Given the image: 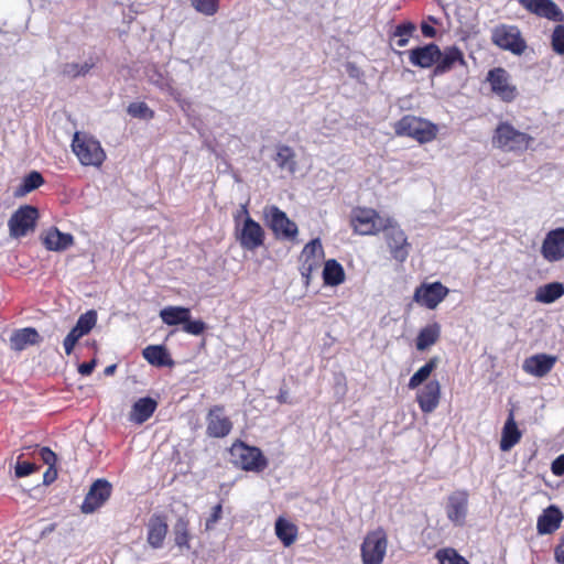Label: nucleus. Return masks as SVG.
I'll return each mask as SVG.
<instances>
[{
    "mask_svg": "<svg viewBox=\"0 0 564 564\" xmlns=\"http://www.w3.org/2000/svg\"><path fill=\"white\" fill-rule=\"evenodd\" d=\"M532 141L530 134L517 130L507 121L499 122L492 135V145L503 152L522 153Z\"/></svg>",
    "mask_w": 564,
    "mask_h": 564,
    "instance_id": "obj_1",
    "label": "nucleus"
},
{
    "mask_svg": "<svg viewBox=\"0 0 564 564\" xmlns=\"http://www.w3.org/2000/svg\"><path fill=\"white\" fill-rule=\"evenodd\" d=\"M394 130L398 135L411 137L420 143L432 141L437 133L434 123L414 116H404L395 123Z\"/></svg>",
    "mask_w": 564,
    "mask_h": 564,
    "instance_id": "obj_2",
    "label": "nucleus"
},
{
    "mask_svg": "<svg viewBox=\"0 0 564 564\" xmlns=\"http://www.w3.org/2000/svg\"><path fill=\"white\" fill-rule=\"evenodd\" d=\"M388 538L382 528L366 534L360 552L362 564H381L387 553Z\"/></svg>",
    "mask_w": 564,
    "mask_h": 564,
    "instance_id": "obj_3",
    "label": "nucleus"
},
{
    "mask_svg": "<svg viewBox=\"0 0 564 564\" xmlns=\"http://www.w3.org/2000/svg\"><path fill=\"white\" fill-rule=\"evenodd\" d=\"M381 231L384 234V239L389 247L392 257L403 262L410 253L411 245L408 242L405 232L400 228L393 218H386V224H382Z\"/></svg>",
    "mask_w": 564,
    "mask_h": 564,
    "instance_id": "obj_4",
    "label": "nucleus"
},
{
    "mask_svg": "<svg viewBox=\"0 0 564 564\" xmlns=\"http://www.w3.org/2000/svg\"><path fill=\"white\" fill-rule=\"evenodd\" d=\"M72 148L83 165L99 166L106 159L105 151L99 141L93 138L80 137L78 132L74 134Z\"/></svg>",
    "mask_w": 564,
    "mask_h": 564,
    "instance_id": "obj_5",
    "label": "nucleus"
},
{
    "mask_svg": "<svg viewBox=\"0 0 564 564\" xmlns=\"http://www.w3.org/2000/svg\"><path fill=\"white\" fill-rule=\"evenodd\" d=\"M39 210L32 205L20 206L8 221L10 237L21 238L35 230Z\"/></svg>",
    "mask_w": 564,
    "mask_h": 564,
    "instance_id": "obj_6",
    "label": "nucleus"
},
{
    "mask_svg": "<svg viewBox=\"0 0 564 564\" xmlns=\"http://www.w3.org/2000/svg\"><path fill=\"white\" fill-rule=\"evenodd\" d=\"M491 40L500 48L517 55H521L527 48V44L517 26L499 25L495 28Z\"/></svg>",
    "mask_w": 564,
    "mask_h": 564,
    "instance_id": "obj_7",
    "label": "nucleus"
},
{
    "mask_svg": "<svg viewBox=\"0 0 564 564\" xmlns=\"http://www.w3.org/2000/svg\"><path fill=\"white\" fill-rule=\"evenodd\" d=\"M264 217L268 226L278 238L293 239L297 235V226L284 212L276 206H269L264 209Z\"/></svg>",
    "mask_w": 564,
    "mask_h": 564,
    "instance_id": "obj_8",
    "label": "nucleus"
},
{
    "mask_svg": "<svg viewBox=\"0 0 564 564\" xmlns=\"http://www.w3.org/2000/svg\"><path fill=\"white\" fill-rule=\"evenodd\" d=\"M487 80L491 90L505 102H511L518 97V89L511 83L510 74L502 67H496L488 72Z\"/></svg>",
    "mask_w": 564,
    "mask_h": 564,
    "instance_id": "obj_9",
    "label": "nucleus"
},
{
    "mask_svg": "<svg viewBox=\"0 0 564 564\" xmlns=\"http://www.w3.org/2000/svg\"><path fill=\"white\" fill-rule=\"evenodd\" d=\"M231 455L235 457L236 464L240 465L245 470L259 471L267 466V460L260 449L242 443L232 445Z\"/></svg>",
    "mask_w": 564,
    "mask_h": 564,
    "instance_id": "obj_10",
    "label": "nucleus"
},
{
    "mask_svg": "<svg viewBox=\"0 0 564 564\" xmlns=\"http://www.w3.org/2000/svg\"><path fill=\"white\" fill-rule=\"evenodd\" d=\"M382 224H386V218L380 217L376 210L370 208L355 210L351 218L354 230L359 235H375L381 231Z\"/></svg>",
    "mask_w": 564,
    "mask_h": 564,
    "instance_id": "obj_11",
    "label": "nucleus"
},
{
    "mask_svg": "<svg viewBox=\"0 0 564 564\" xmlns=\"http://www.w3.org/2000/svg\"><path fill=\"white\" fill-rule=\"evenodd\" d=\"M112 486L106 479H97L90 486L80 507L83 513H93L99 509L111 495Z\"/></svg>",
    "mask_w": 564,
    "mask_h": 564,
    "instance_id": "obj_12",
    "label": "nucleus"
},
{
    "mask_svg": "<svg viewBox=\"0 0 564 564\" xmlns=\"http://www.w3.org/2000/svg\"><path fill=\"white\" fill-rule=\"evenodd\" d=\"M448 294V289L441 282L423 283L415 289L413 300L430 310H434Z\"/></svg>",
    "mask_w": 564,
    "mask_h": 564,
    "instance_id": "obj_13",
    "label": "nucleus"
},
{
    "mask_svg": "<svg viewBox=\"0 0 564 564\" xmlns=\"http://www.w3.org/2000/svg\"><path fill=\"white\" fill-rule=\"evenodd\" d=\"M237 240L243 249L254 250L263 245L264 231L257 221L247 216L237 231Z\"/></svg>",
    "mask_w": 564,
    "mask_h": 564,
    "instance_id": "obj_14",
    "label": "nucleus"
},
{
    "mask_svg": "<svg viewBox=\"0 0 564 564\" xmlns=\"http://www.w3.org/2000/svg\"><path fill=\"white\" fill-rule=\"evenodd\" d=\"M519 4L539 18L564 22V13L553 0H519Z\"/></svg>",
    "mask_w": 564,
    "mask_h": 564,
    "instance_id": "obj_15",
    "label": "nucleus"
},
{
    "mask_svg": "<svg viewBox=\"0 0 564 564\" xmlns=\"http://www.w3.org/2000/svg\"><path fill=\"white\" fill-rule=\"evenodd\" d=\"M541 254L547 262L564 259V228L550 230L541 246Z\"/></svg>",
    "mask_w": 564,
    "mask_h": 564,
    "instance_id": "obj_16",
    "label": "nucleus"
},
{
    "mask_svg": "<svg viewBox=\"0 0 564 564\" xmlns=\"http://www.w3.org/2000/svg\"><path fill=\"white\" fill-rule=\"evenodd\" d=\"M441 57V48L435 43H429L409 51V61L413 66L430 68Z\"/></svg>",
    "mask_w": 564,
    "mask_h": 564,
    "instance_id": "obj_17",
    "label": "nucleus"
},
{
    "mask_svg": "<svg viewBox=\"0 0 564 564\" xmlns=\"http://www.w3.org/2000/svg\"><path fill=\"white\" fill-rule=\"evenodd\" d=\"M232 429L231 421L224 415V408L215 405L207 414V434L212 437H225Z\"/></svg>",
    "mask_w": 564,
    "mask_h": 564,
    "instance_id": "obj_18",
    "label": "nucleus"
},
{
    "mask_svg": "<svg viewBox=\"0 0 564 564\" xmlns=\"http://www.w3.org/2000/svg\"><path fill=\"white\" fill-rule=\"evenodd\" d=\"M468 494L464 490L455 491L448 497L446 514L457 525H463L467 514Z\"/></svg>",
    "mask_w": 564,
    "mask_h": 564,
    "instance_id": "obj_19",
    "label": "nucleus"
},
{
    "mask_svg": "<svg viewBox=\"0 0 564 564\" xmlns=\"http://www.w3.org/2000/svg\"><path fill=\"white\" fill-rule=\"evenodd\" d=\"M555 362L556 357L546 354H538L527 358L523 361L522 368L527 373L542 378L552 370Z\"/></svg>",
    "mask_w": 564,
    "mask_h": 564,
    "instance_id": "obj_20",
    "label": "nucleus"
},
{
    "mask_svg": "<svg viewBox=\"0 0 564 564\" xmlns=\"http://www.w3.org/2000/svg\"><path fill=\"white\" fill-rule=\"evenodd\" d=\"M441 399V384L437 380L429 381L417 393L416 401L424 413L433 412Z\"/></svg>",
    "mask_w": 564,
    "mask_h": 564,
    "instance_id": "obj_21",
    "label": "nucleus"
},
{
    "mask_svg": "<svg viewBox=\"0 0 564 564\" xmlns=\"http://www.w3.org/2000/svg\"><path fill=\"white\" fill-rule=\"evenodd\" d=\"M563 520L561 510L555 506L547 507L538 518V532L540 534H550L556 531Z\"/></svg>",
    "mask_w": 564,
    "mask_h": 564,
    "instance_id": "obj_22",
    "label": "nucleus"
},
{
    "mask_svg": "<svg viewBox=\"0 0 564 564\" xmlns=\"http://www.w3.org/2000/svg\"><path fill=\"white\" fill-rule=\"evenodd\" d=\"M10 348L15 351H22L28 346L37 345L41 341V336L33 327L18 329L10 336Z\"/></svg>",
    "mask_w": 564,
    "mask_h": 564,
    "instance_id": "obj_23",
    "label": "nucleus"
},
{
    "mask_svg": "<svg viewBox=\"0 0 564 564\" xmlns=\"http://www.w3.org/2000/svg\"><path fill=\"white\" fill-rule=\"evenodd\" d=\"M158 403L150 397L141 398L132 405L129 419L131 422L142 424L154 413Z\"/></svg>",
    "mask_w": 564,
    "mask_h": 564,
    "instance_id": "obj_24",
    "label": "nucleus"
},
{
    "mask_svg": "<svg viewBox=\"0 0 564 564\" xmlns=\"http://www.w3.org/2000/svg\"><path fill=\"white\" fill-rule=\"evenodd\" d=\"M167 523L161 516H153L148 524V543L153 549H159L163 545V541L167 534Z\"/></svg>",
    "mask_w": 564,
    "mask_h": 564,
    "instance_id": "obj_25",
    "label": "nucleus"
},
{
    "mask_svg": "<svg viewBox=\"0 0 564 564\" xmlns=\"http://www.w3.org/2000/svg\"><path fill=\"white\" fill-rule=\"evenodd\" d=\"M456 63L464 64V55L456 46L446 47L443 52L441 51V57L438 58L434 68L435 75L444 74L451 70Z\"/></svg>",
    "mask_w": 564,
    "mask_h": 564,
    "instance_id": "obj_26",
    "label": "nucleus"
},
{
    "mask_svg": "<svg viewBox=\"0 0 564 564\" xmlns=\"http://www.w3.org/2000/svg\"><path fill=\"white\" fill-rule=\"evenodd\" d=\"M43 243L48 250L64 251L74 243V238L70 234L61 232L57 228L53 227L46 232Z\"/></svg>",
    "mask_w": 564,
    "mask_h": 564,
    "instance_id": "obj_27",
    "label": "nucleus"
},
{
    "mask_svg": "<svg viewBox=\"0 0 564 564\" xmlns=\"http://www.w3.org/2000/svg\"><path fill=\"white\" fill-rule=\"evenodd\" d=\"M520 438L521 432L519 431L517 423L514 421L513 412L510 411L502 429L500 449L502 452L510 451L520 441Z\"/></svg>",
    "mask_w": 564,
    "mask_h": 564,
    "instance_id": "obj_28",
    "label": "nucleus"
},
{
    "mask_svg": "<svg viewBox=\"0 0 564 564\" xmlns=\"http://www.w3.org/2000/svg\"><path fill=\"white\" fill-rule=\"evenodd\" d=\"M142 355L143 358L153 366L172 367L174 365L166 348L162 345L148 346L143 349Z\"/></svg>",
    "mask_w": 564,
    "mask_h": 564,
    "instance_id": "obj_29",
    "label": "nucleus"
},
{
    "mask_svg": "<svg viewBox=\"0 0 564 564\" xmlns=\"http://www.w3.org/2000/svg\"><path fill=\"white\" fill-rule=\"evenodd\" d=\"M174 543L181 551L191 549L189 541L192 534L189 532V521L185 517H178L172 529Z\"/></svg>",
    "mask_w": 564,
    "mask_h": 564,
    "instance_id": "obj_30",
    "label": "nucleus"
},
{
    "mask_svg": "<svg viewBox=\"0 0 564 564\" xmlns=\"http://www.w3.org/2000/svg\"><path fill=\"white\" fill-rule=\"evenodd\" d=\"M160 317L166 325H180L191 317V311L183 306H166L160 311Z\"/></svg>",
    "mask_w": 564,
    "mask_h": 564,
    "instance_id": "obj_31",
    "label": "nucleus"
},
{
    "mask_svg": "<svg viewBox=\"0 0 564 564\" xmlns=\"http://www.w3.org/2000/svg\"><path fill=\"white\" fill-rule=\"evenodd\" d=\"M441 335V326L437 323L430 324L422 328L416 337V349L424 351L434 345Z\"/></svg>",
    "mask_w": 564,
    "mask_h": 564,
    "instance_id": "obj_32",
    "label": "nucleus"
},
{
    "mask_svg": "<svg viewBox=\"0 0 564 564\" xmlns=\"http://www.w3.org/2000/svg\"><path fill=\"white\" fill-rule=\"evenodd\" d=\"M323 279L326 285H339L345 280L344 268L335 259L327 260L323 270Z\"/></svg>",
    "mask_w": 564,
    "mask_h": 564,
    "instance_id": "obj_33",
    "label": "nucleus"
},
{
    "mask_svg": "<svg viewBox=\"0 0 564 564\" xmlns=\"http://www.w3.org/2000/svg\"><path fill=\"white\" fill-rule=\"evenodd\" d=\"M564 294V285L560 282L547 283L540 286L535 294V300L550 304L560 299Z\"/></svg>",
    "mask_w": 564,
    "mask_h": 564,
    "instance_id": "obj_34",
    "label": "nucleus"
},
{
    "mask_svg": "<svg viewBox=\"0 0 564 564\" xmlns=\"http://www.w3.org/2000/svg\"><path fill=\"white\" fill-rule=\"evenodd\" d=\"M276 165L289 173H294L296 170L295 153L289 145H279L274 156Z\"/></svg>",
    "mask_w": 564,
    "mask_h": 564,
    "instance_id": "obj_35",
    "label": "nucleus"
},
{
    "mask_svg": "<svg viewBox=\"0 0 564 564\" xmlns=\"http://www.w3.org/2000/svg\"><path fill=\"white\" fill-rule=\"evenodd\" d=\"M275 534L284 544V546H290L291 544L294 543L296 539L297 529L293 523L289 522L288 520L279 518L275 521Z\"/></svg>",
    "mask_w": 564,
    "mask_h": 564,
    "instance_id": "obj_36",
    "label": "nucleus"
},
{
    "mask_svg": "<svg viewBox=\"0 0 564 564\" xmlns=\"http://www.w3.org/2000/svg\"><path fill=\"white\" fill-rule=\"evenodd\" d=\"M440 362L438 357L431 358L423 367H421L414 375L410 378L408 387L413 390L416 389L420 384H422L432 371L437 367Z\"/></svg>",
    "mask_w": 564,
    "mask_h": 564,
    "instance_id": "obj_37",
    "label": "nucleus"
},
{
    "mask_svg": "<svg viewBox=\"0 0 564 564\" xmlns=\"http://www.w3.org/2000/svg\"><path fill=\"white\" fill-rule=\"evenodd\" d=\"M43 183L44 178L42 174L36 171H32L23 178L22 184L15 189L14 195L17 197L24 196L28 193L40 187Z\"/></svg>",
    "mask_w": 564,
    "mask_h": 564,
    "instance_id": "obj_38",
    "label": "nucleus"
},
{
    "mask_svg": "<svg viewBox=\"0 0 564 564\" xmlns=\"http://www.w3.org/2000/svg\"><path fill=\"white\" fill-rule=\"evenodd\" d=\"M416 30L413 22L405 21L398 24L392 33V37H397V46L404 47L409 44L410 36Z\"/></svg>",
    "mask_w": 564,
    "mask_h": 564,
    "instance_id": "obj_39",
    "label": "nucleus"
},
{
    "mask_svg": "<svg viewBox=\"0 0 564 564\" xmlns=\"http://www.w3.org/2000/svg\"><path fill=\"white\" fill-rule=\"evenodd\" d=\"M324 257L322 242L318 238L311 240L305 245L301 259L303 260H315L317 263H321V260Z\"/></svg>",
    "mask_w": 564,
    "mask_h": 564,
    "instance_id": "obj_40",
    "label": "nucleus"
},
{
    "mask_svg": "<svg viewBox=\"0 0 564 564\" xmlns=\"http://www.w3.org/2000/svg\"><path fill=\"white\" fill-rule=\"evenodd\" d=\"M94 62L90 59V61H86L82 64L79 63H66L64 66H63V74L67 77H70V78H76L78 76H84L86 75L93 67H94Z\"/></svg>",
    "mask_w": 564,
    "mask_h": 564,
    "instance_id": "obj_41",
    "label": "nucleus"
},
{
    "mask_svg": "<svg viewBox=\"0 0 564 564\" xmlns=\"http://www.w3.org/2000/svg\"><path fill=\"white\" fill-rule=\"evenodd\" d=\"M97 322V313L95 311H88L87 313L79 316L76 325L73 327L78 332L79 335H87Z\"/></svg>",
    "mask_w": 564,
    "mask_h": 564,
    "instance_id": "obj_42",
    "label": "nucleus"
},
{
    "mask_svg": "<svg viewBox=\"0 0 564 564\" xmlns=\"http://www.w3.org/2000/svg\"><path fill=\"white\" fill-rule=\"evenodd\" d=\"M196 11L205 15H214L218 10L217 0H191Z\"/></svg>",
    "mask_w": 564,
    "mask_h": 564,
    "instance_id": "obj_43",
    "label": "nucleus"
},
{
    "mask_svg": "<svg viewBox=\"0 0 564 564\" xmlns=\"http://www.w3.org/2000/svg\"><path fill=\"white\" fill-rule=\"evenodd\" d=\"M127 111L133 118H153V111L148 107L145 102H132L128 106Z\"/></svg>",
    "mask_w": 564,
    "mask_h": 564,
    "instance_id": "obj_44",
    "label": "nucleus"
},
{
    "mask_svg": "<svg viewBox=\"0 0 564 564\" xmlns=\"http://www.w3.org/2000/svg\"><path fill=\"white\" fill-rule=\"evenodd\" d=\"M551 44L553 51L558 55H564V25L558 24L554 28Z\"/></svg>",
    "mask_w": 564,
    "mask_h": 564,
    "instance_id": "obj_45",
    "label": "nucleus"
},
{
    "mask_svg": "<svg viewBox=\"0 0 564 564\" xmlns=\"http://www.w3.org/2000/svg\"><path fill=\"white\" fill-rule=\"evenodd\" d=\"M206 329V324L200 321H192L191 317L183 324V330L191 334L198 336L204 333Z\"/></svg>",
    "mask_w": 564,
    "mask_h": 564,
    "instance_id": "obj_46",
    "label": "nucleus"
},
{
    "mask_svg": "<svg viewBox=\"0 0 564 564\" xmlns=\"http://www.w3.org/2000/svg\"><path fill=\"white\" fill-rule=\"evenodd\" d=\"M82 337L83 335H79L76 329H70V332L67 334L63 341L66 355H70L73 352L75 345Z\"/></svg>",
    "mask_w": 564,
    "mask_h": 564,
    "instance_id": "obj_47",
    "label": "nucleus"
},
{
    "mask_svg": "<svg viewBox=\"0 0 564 564\" xmlns=\"http://www.w3.org/2000/svg\"><path fill=\"white\" fill-rule=\"evenodd\" d=\"M302 263L300 267L301 274L304 279H306V283H308L310 276L318 267L319 263H317L315 260H303L301 259Z\"/></svg>",
    "mask_w": 564,
    "mask_h": 564,
    "instance_id": "obj_48",
    "label": "nucleus"
},
{
    "mask_svg": "<svg viewBox=\"0 0 564 564\" xmlns=\"http://www.w3.org/2000/svg\"><path fill=\"white\" fill-rule=\"evenodd\" d=\"M460 555L457 554L454 550H442L437 552V558L441 564H456V558H459Z\"/></svg>",
    "mask_w": 564,
    "mask_h": 564,
    "instance_id": "obj_49",
    "label": "nucleus"
},
{
    "mask_svg": "<svg viewBox=\"0 0 564 564\" xmlns=\"http://www.w3.org/2000/svg\"><path fill=\"white\" fill-rule=\"evenodd\" d=\"M35 469H36V466L34 464L29 463V462H23V463H18L15 465L14 473H15L17 477L21 478V477L29 476Z\"/></svg>",
    "mask_w": 564,
    "mask_h": 564,
    "instance_id": "obj_50",
    "label": "nucleus"
},
{
    "mask_svg": "<svg viewBox=\"0 0 564 564\" xmlns=\"http://www.w3.org/2000/svg\"><path fill=\"white\" fill-rule=\"evenodd\" d=\"M221 505H216L214 508H213V511L210 513V516L207 518L206 522H205V530L206 531H209L214 528V525L218 522V520L220 519L221 517Z\"/></svg>",
    "mask_w": 564,
    "mask_h": 564,
    "instance_id": "obj_51",
    "label": "nucleus"
},
{
    "mask_svg": "<svg viewBox=\"0 0 564 564\" xmlns=\"http://www.w3.org/2000/svg\"><path fill=\"white\" fill-rule=\"evenodd\" d=\"M41 459L48 466L53 467L56 463V455L48 447H42L39 451Z\"/></svg>",
    "mask_w": 564,
    "mask_h": 564,
    "instance_id": "obj_52",
    "label": "nucleus"
},
{
    "mask_svg": "<svg viewBox=\"0 0 564 564\" xmlns=\"http://www.w3.org/2000/svg\"><path fill=\"white\" fill-rule=\"evenodd\" d=\"M551 469L554 475L561 476L564 474V454L553 460Z\"/></svg>",
    "mask_w": 564,
    "mask_h": 564,
    "instance_id": "obj_53",
    "label": "nucleus"
},
{
    "mask_svg": "<svg viewBox=\"0 0 564 564\" xmlns=\"http://www.w3.org/2000/svg\"><path fill=\"white\" fill-rule=\"evenodd\" d=\"M96 367V359L90 360L89 362H83L78 366V372L83 376H89L94 368Z\"/></svg>",
    "mask_w": 564,
    "mask_h": 564,
    "instance_id": "obj_54",
    "label": "nucleus"
},
{
    "mask_svg": "<svg viewBox=\"0 0 564 564\" xmlns=\"http://www.w3.org/2000/svg\"><path fill=\"white\" fill-rule=\"evenodd\" d=\"M555 560L560 564H564V534L562 535L560 543L555 547Z\"/></svg>",
    "mask_w": 564,
    "mask_h": 564,
    "instance_id": "obj_55",
    "label": "nucleus"
},
{
    "mask_svg": "<svg viewBox=\"0 0 564 564\" xmlns=\"http://www.w3.org/2000/svg\"><path fill=\"white\" fill-rule=\"evenodd\" d=\"M57 477V470L51 466H48V469L43 475V481L45 485H50L53 482Z\"/></svg>",
    "mask_w": 564,
    "mask_h": 564,
    "instance_id": "obj_56",
    "label": "nucleus"
},
{
    "mask_svg": "<svg viewBox=\"0 0 564 564\" xmlns=\"http://www.w3.org/2000/svg\"><path fill=\"white\" fill-rule=\"evenodd\" d=\"M421 31L425 37H434L436 35V30L426 22L421 24Z\"/></svg>",
    "mask_w": 564,
    "mask_h": 564,
    "instance_id": "obj_57",
    "label": "nucleus"
},
{
    "mask_svg": "<svg viewBox=\"0 0 564 564\" xmlns=\"http://www.w3.org/2000/svg\"><path fill=\"white\" fill-rule=\"evenodd\" d=\"M276 399L280 403H290L291 402L290 398H289V391L284 390V389L280 390Z\"/></svg>",
    "mask_w": 564,
    "mask_h": 564,
    "instance_id": "obj_58",
    "label": "nucleus"
},
{
    "mask_svg": "<svg viewBox=\"0 0 564 564\" xmlns=\"http://www.w3.org/2000/svg\"><path fill=\"white\" fill-rule=\"evenodd\" d=\"M116 368H117L116 365H110V366L105 368L104 373L106 376H112L115 373V371H116Z\"/></svg>",
    "mask_w": 564,
    "mask_h": 564,
    "instance_id": "obj_59",
    "label": "nucleus"
},
{
    "mask_svg": "<svg viewBox=\"0 0 564 564\" xmlns=\"http://www.w3.org/2000/svg\"><path fill=\"white\" fill-rule=\"evenodd\" d=\"M456 564H469L463 556L456 558Z\"/></svg>",
    "mask_w": 564,
    "mask_h": 564,
    "instance_id": "obj_60",
    "label": "nucleus"
},
{
    "mask_svg": "<svg viewBox=\"0 0 564 564\" xmlns=\"http://www.w3.org/2000/svg\"><path fill=\"white\" fill-rule=\"evenodd\" d=\"M240 213L245 214V215H246V217H247V216H249L247 205H242V206H241Z\"/></svg>",
    "mask_w": 564,
    "mask_h": 564,
    "instance_id": "obj_61",
    "label": "nucleus"
}]
</instances>
